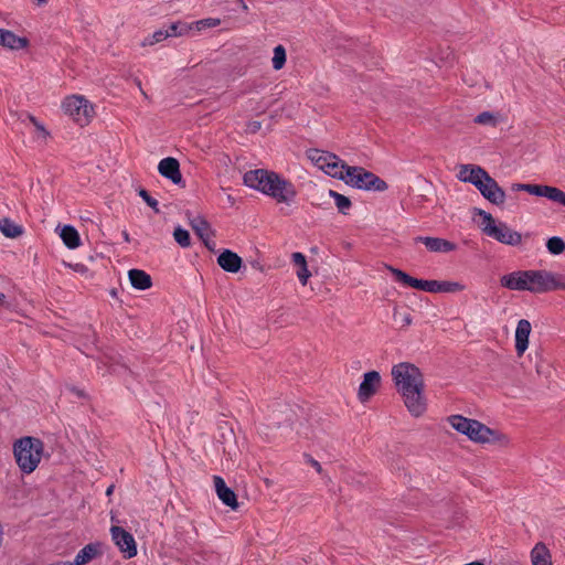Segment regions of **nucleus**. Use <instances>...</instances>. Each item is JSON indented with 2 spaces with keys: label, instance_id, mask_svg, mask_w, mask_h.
<instances>
[{
  "label": "nucleus",
  "instance_id": "nucleus-1",
  "mask_svg": "<svg viewBox=\"0 0 565 565\" xmlns=\"http://www.w3.org/2000/svg\"><path fill=\"white\" fill-rule=\"evenodd\" d=\"M501 287L512 291L547 294L565 290V276L547 269L514 270L501 276Z\"/></svg>",
  "mask_w": 565,
  "mask_h": 565
},
{
  "label": "nucleus",
  "instance_id": "nucleus-49",
  "mask_svg": "<svg viewBox=\"0 0 565 565\" xmlns=\"http://www.w3.org/2000/svg\"><path fill=\"white\" fill-rule=\"evenodd\" d=\"M6 300V295L0 292V303H3Z\"/></svg>",
  "mask_w": 565,
  "mask_h": 565
},
{
  "label": "nucleus",
  "instance_id": "nucleus-9",
  "mask_svg": "<svg viewBox=\"0 0 565 565\" xmlns=\"http://www.w3.org/2000/svg\"><path fill=\"white\" fill-rule=\"evenodd\" d=\"M111 540L125 558H132L137 555V544L134 536L125 529L113 525L110 527Z\"/></svg>",
  "mask_w": 565,
  "mask_h": 565
},
{
  "label": "nucleus",
  "instance_id": "nucleus-19",
  "mask_svg": "<svg viewBox=\"0 0 565 565\" xmlns=\"http://www.w3.org/2000/svg\"><path fill=\"white\" fill-rule=\"evenodd\" d=\"M100 543H90L84 546L76 554L73 562H65L66 565H85L102 554Z\"/></svg>",
  "mask_w": 565,
  "mask_h": 565
},
{
  "label": "nucleus",
  "instance_id": "nucleus-39",
  "mask_svg": "<svg viewBox=\"0 0 565 565\" xmlns=\"http://www.w3.org/2000/svg\"><path fill=\"white\" fill-rule=\"evenodd\" d=\"M544 190H545V185H540V184L527 183L526 186H523V191H525L532 195H536V196H543Z\"/></svg>",
  "mask_w": 565,
  "mask_h": 565
},
{
  "label": "nucleus",
  "instance_id": "nucleus-31",
  "mask_svg": "<svg viewBox=\"0 0 565 565\" xmlns=\"http://www.w3.org/2000/svg\"><path fill=\"white\" fill-rule=\"evenodd\" d=\"M273 68L279 71L284 67L286 63V51L282 45H277L274 49V56L271 60Z\"/></svg>",
  "mask_w": 565,
  "mask_h": 565
},
{
  "label": "nucleus",
  "instance_id": "nucleus-2",
  "mask_svg": "<svg viewBox=\"0 0 565 565\" xmlns=\"http://www.w3.org/2000/svg\"><path fill=\"white\" fill-rule=\"evenodd\" d=\"M392 377L397 392L402 395L408 412L422 416L427 407L424 396V377L420 370L408 362H402L392 367Z\"/></svg>",
  "mask_w": 565,
  "mask_h": 565
},
{
  "label": "nucleus",
  "instance_id": "nucleus-25",
  "mask_svg": "<svg viewBox=\"0 0 565 565\" xmlns=\"http://www.w3.org/2000/svg\"><path fill=\"white\" fill-rule=\"evenodd\" d=\"M531 563L532 565H552L551 552L543 543H537L532 548Z\"/></svg>",
  "mask_w": 565,
  "mask_h": 565
},
{
  "label": "nucleus",
  "instance_id": "nucleus-35",
  "mask_svg": "<svg viewBox=\"0 0 565 565\" xmlns=\"http://www.w3.org/2000/svg\"><path fill=\"white\" fill-rule=\"evenodd\" d=\"M173 237L181 247H189L191 244L189 232L182 227L174 230Z\"/></svg>",
  "mask_w": 565,
  "mask_h": 565
},
{
  "label": "nucleus",
  "instance_id": "nucleus-14",
  "mask_svg": "<svg viewBox=\"0 0 565 565\" xmlns=\"http://www.w3.org/2000/svg\"><path fill=\"white\" fill-rule=\"evenodd\" d=\"M192 230L202 239L204 245L213 250L215 243L213 242V232L210 224L202 217L195 216L190 222Z\"/></svg>",
  "mask_w": 565,
  "mask_h": 565
},
{
  "label": "nucleus",
  "instance_id": "nucleus-28",
  "mask_svg": "<svg viewBox=\"0 0 565 565\" xmlns=\"http://www.w3.org/2000/svg\"><path fill=\"white\" fill-rule=\"evenodd\" d=\"M0 232L10 238L19 237L23 233V227L10 218L0 220Z\"/></svg>",
  "mask_w": 565,
  "mask_h": 565
},
{
  "label": "nucleus",
  "instance_id": "nucleus-8",
  "mask_svg": "<svg viewBox=\"0 0 565 565\" xmlns=\"http://www.w3.org/2000/svg\"><path fill=\"white\" fill-rule=\"evenodd\" d=\"M63 109L81 126L87 125L94 115L92 104L83 96H70L63 102Z\"/></svg>",
  "mask_w": 565,
  "mask_h": 565
},
{
  "label": "nucleus",
  "instance_id": "nucleus-29",
  "mask_svg": "<svg viewBox=\"0 0 565 565\" xmlns=\"http://www.w3.org/2000/svg\"><path fill=\"white\" fill-rule=\"evenodd\" d=\"M329 195L333 198L335 206L338 207L339 212L342 214H348V211L352 205L350 199L343 194L338 193L334 190H329Z\"/></svg>",
  "mask_w": 565,
  "mask_h": 565
},
{
  "label": "nucleus",
  "instance_id": "nucleus-53",
  "mask_svg": "<svg viewBox=\"0 0 565 565\" xmlns=\"http://www.w3.org/2000/svg\"><path fill=\"white\" fill-rule=\"evenodd\" d=\"M39 2L43 3V2H46V0H38Z\"/></svg>",
  "mask_w": 565,
  "mask_h": 565
},
{
  "label": "nucleus",
  "instance_id": "nucleus-7",
  "mask_svg": "<svg viewBox=\"0 0 565 565\" xmlns=\"http://www.w3.org/2000/svg\"><path fill=\"white\" fill-rule=\"evenodd\" d=\"M343 181L353 188L366 191L383 192L387 189L384 180L362 167H349Z\"/></svg>",
  "mask_w": 565,
  "mask_h": 565
},
{
  "label": "nucleus",
  "instance_id": "nucleus-50",
  "mask_svg": "<svg viewBox=\"0 0 565 565\" xmlns=\"http://www.w3.org/2000/svg\"><path fill=\"white\" fill-rule=\"evenodd\" d=\"M237 2H238L239 4H242V8H243V9L247 10V6L244 3V1H243V0H237Z\"/></svg>",
  "mask_w": 565,
  "mask_h": 565
},
{
  "label": "nucleus",
  "instance_id": "nucleus-22",
  "mask_svg": "<svg viewBox=\"0 0 565 565\" xmlns=\"http://www.w3.org/2000/svg\"><path fill=\"white\" fill-rule=\"evenodd\" d=\"M0 45L12 50H20L28 46V40L15 35L9 30L0 29Z\"/></svg>",
  "mask_w": 565,
  "mask_h": 565
},
{
  "label": "nucleus",
  "instance_id": "nucleus-45",
  "mask_svg": "<svg viewBox=\"0 0 565 565\" xmlns=\"http://www.w3.org/2000/svg\"><path fill=\"white\" fill-rule=\"evenodd\" d=\"M307 461L317 470V472H319V473L322 472V467L316 459L308 457Z\"/></svg>",
  "mask_w": 565,
  "mask_h": 565
},
{
  "label": "nucleus",
  "instance_id": "nucleus-44",
  "mask_svg": "<svg viewBox=\"0 0 565 565\" xmlns=\"http://www.w3.org/2000/svg\"><path fill=\"white\" fill-rule=\"evenodd\" d=\"M262 127V124L259 121H250L247 124V131L255 134Z\"/></svg>",
  "mask_w": 565,
  "mask_h": 565
},
{
  "label": "nucleus",
  "instance_id": "nucleus-30",
  "mask_svg": "<svg viewBox=\"0 0 565 565\" xmlns=\"http://www.w3.org/2000/svg\"><path fill=\"white\" fill-rule=\"evenodd\" d=\"M543 198L565 206V192L555 186L545 185Z\"/></svg>",
  "mask_w": 565,
  "mask_h": 565
},
{
  "label": "nucleus",
  "instance_id": "nucleus-47",
  "mask_svg": "<svg viewBox=\"0 0 565 565\" xmlns=\"http://www.w3.org/2000/svg\"><path fill=\"white\" fill-rule=\"evenodd\" d=\"M523 186H526L524 183H516L512 185L513 190L523 191Z\"/></svg>",
  "mask_w": 565,
  "mask_h": 565
},
{
  "label": "nucleus",
  "instance_id": "nucleus-5",
  "mask_svg": "<svg viewBox=\"0 0 565 565\" xmlns=\"http://www.w3.org/2000/svg\"><path fill=\"white\" fill-rule=\"evenodd\" d=\"M44 451L42 440L35 437H22L13 444V455L23 473H32L41 462Z\"/></svg>",
  "mask_w": 565,
  "mask_h": 565
},
{
  "label": "nucleus",
  "instance_id": "nucleus-36",
  "mask_svg": "<svg viewBox=\"0 0 565 565\" xmlns=\"http://www.w3.org/2000/svg\"><path fill=\"white\" fill-rule=\"evenodd\" d=\"M475 122H477L479 125L495 127L498 124V120L493 113L483 111L475 118Z\"/></svg>",
  "mask_w": 565,
  "mask_h": 565
},
{
  "label": "nucleus",
  "instance_id": "nucleus-17",
  "mask_svg": "<svg viewBox=\"0 0 565 565\" xmlns=\"http://www.w3.org/2000/svg\"><path fill=\"white\" fill-rule=\"evenodd\" d=\"M416 241L423 243L427 249L434 253H449L456 249V244L439 237L419 236Z\"/></svg>",
  "mask_w": 565,
  "mask_h": 565
},
{
  "label": "nucleus",
  "instance_id": "nucleus-16",
  "mask_svg": "<svg viewBox=\"0 0 565 565\" xmlns=\"http://www.w3.org/2000/svg\"><path fill=\"white\" fill-rule=\"evenodd\" d=\"M214 487L218 499L227 507L236 510L238 507L236 494L230 489L223 478L214 476Z\"/></svg>",
  "mask_w": 565,
  "mask_h": 565
},
{
  "label": "nucleus",
  "instance_id": "nucleus-20",
  "mask_svg": "<svg viewBox=\"0 0 565 565\" xmlns=\"http://www.w3.org/2000/svg\"><path fill=\"white\" fill-rule=\"evenodd\" d=\"M242 258L230 249L223 250L217 257L218 266L228 273H237L242 267Z\"/></svg>",
  "mask_w": 565,
  "mask_h": 565
},
{
  "label": "nucleus",
  "instance_id": "nucleus-23",
  "mask_svg": "<svg viewBox=\"0 0 565 565\" xmlns=\"http://www.w3.org/2000/svg\"><path fill=\"white\" fill-rule=\"evenodd\" d=\"M328 160L329 163L322 171L332 178L343 181L349 166H347L337 154L334 157H328Z\"/></svg>",
  "mask_w": 565,
  "mask_h": 565
},
{
  "label": "nucleus",
  "instance_id": "nucleus-46",
  "mask_svg": "<svg viewBox=\"0 0 565 565\" xmlns=\"http://www.w3.org/2000/svg\"><path fill=\"white\" fill-rule=\"evenodd\" d=\"M32 121L34 122L35 127L38 128V130L42 134V136L45 138L49 132L45 130V128L39 124L34 118L32 119Z\"/></svg>",
  "mask_w": 565,
  "mask_h": 565
},
{
  "label": "nucleus",
  "instance_id": "nucleus-10",
  "mask_svg": "<svg viewBox=\"0 0 565 565\" xmlns=\"http://www.w3.org/2000/svg\"><path fill=\"white\" fill-rule=\"evenodd\" d=\"M476 188L492 204L502 205L505 201V192L489 173Z\"/></svg>",
  "mask_w": 565,
  "mask_h": 565
},
{
  "label": "nucleus",
  "instance_id": "nucleus-48",
  "mask_svg": "<svg viewBox=\"0 0 565 565\" xmlns=\"http://www.w3.org/2000/svg\"><path fill=\"white\" fill-rule=\"evenodd\" d=\"M113 489H114V486L108 487V489L106 490V494L110 495L113 493Z\"/></svg>",
  "mask_w": 565,
  "mask_h": 565
},
{
  "label": "nucleus",
  "instance_id": "nucleus-18",
  "mask_svg": "<svg viewBox=\"0 0 565 565\" xmlns=\"http://www.w3.org/2000/svg\"><path fill=\"white\" fill-rule=\"evenodd\" d=\"M387 269L394 275L396 281L401 282L402 285L427 292L428 280L414 278L405 271L392 266H387Z\"/></svg>",
  "mask_w": 565,
  "mask_h": 565
},
{
  "label": "nucleus",
  "instance_id": "nucleus-24",
  "mask_svg": "<svg viewBox=\"0 0 565 565\" xmlns=\"http://www.w3.org/2000/svg\"><path fill=\"white\" fill-rule=\"evenodd\" d=\"M128 278L131 286L138 290H147L152 285L150 275L141 269H130L128 271Z\"/></svg>",
  "mask_w": 565,
  "mask_h": 565
},
{
  "label": "nucleus",
  "instance_id": "nucleus-12",
  "mask_svg": "<svg viewBox=\"0 0 565 565\" xmlns=\"http://www.w3.org/2000/svg\"><path fill=\"white\" fill-rule=\"evenodd\" d=\"M487 171L476 164H459L457 178L461 182L471 183L477 186L481 180L487 175Z\"/></svg>",
  "mask_w": 565,
  "mask_h": 565
},
{
  "label": "nucleus",
  "instance_id": "nucleus-6",
  "mask_svg": "<svg viewBox=\"0 0 565 565\" xmlns=\"http://www.w3.org/2000/svg\"><path fill=\"white\" fill-rule=\"evenodd\" d=\"M478 214L482 217L480 227L487 236L509 246H519L522 243V234L512 230L507 223L495 220L482 210H479Z\"/></svg>",
  "mask_w": 565,
  "mask_h": 565
},
{
  "label": "nucleus",
  "instance_id": "nucleus-27",
  "mask_svg": "<svg viewBox=\"0 0 565 565\" xmlns=\"http://www.w3.org/2000/svg\"><path fill=\"white\" fill-rule=\"evenodd\" d=\"M309 160L320 170H323L329 163L328 157H334V153L320 149H310L307 152Z\"/></svg>",
  "mask_w": 565,
  "mask_h": 565
},
{
  "label": "nucleus",
  "instance_id": "nucleus-4",
  "mask_svg": "<svg viewBox=\"0 0 565 565\" xmlns=\"http://www.w3.org/2000/svg\"><path fill=\"white\" fill-rule=\"evenodd\" d=\"M447 422L455 430L467 436L475 443H494L502 447L509 446L510 440L507 435L492 430L479 420L467 418L461 415H450L447 417Z\"/></svg>",
  "mask_w": 565,
  "mask_h": 565
},
{
  "label": "nucleus",
  "instance_id": "nucleus-26",
  "mask_svg": "<svg viewBox=\"0 0 565 565\" xmlns=\"http://www.w3.org/2000/svg\"><path fill=\"white\" fill-rule=\"evenodd\" d=\"M60 236L65 244L71 249H75L81 246V237L77 230L72 225H64L61 230Z\"/></svg>",
  "mask_w": 565,
  "mask_h": 565
},
{
  "label": "nucleus",
  "instance_id": "nucleus-3",
  "mask_svg": "<svg viewBox=\"0 0 565 565\" xmlns=\"http://www.w3.org/2000/svg\"><path fill=\"white\" fill-rule=\"evenodd\" d=\"M244 184L273 198L278 203L289 205L297 196L296 186L273 171L250 170L244 174Z\"/></svg>",
  "mask_w": 565,
  "mask_h": 565
},
{
  "label": "nucleus",
  "instance_id": "nucleus-52",
  "mask_svg": "<svg viewBox=\"0 0 565 565\" xmlns=\"http://www.w3.org/2000/svg\"><path fill=\"white\" fill-rule=\"evenodd\" d=\"M124 237H125V241H127V242L129 241V235L127 232H124Z\"/></svg>",
  "mask_w": 565,
  "mask_h": 565
},
{
  "label": "nucleus",
  "instance_id": "nucleus-37",
  "mask_svg": "<svg viewBox=\"0 0 565 565\" xmlns=\"http://www.w3.org/2000/svg\"><path fill=\"white\" fill-rule=\"evenodd\" d=\"M394 320L401 323L402 328L408 327L412 324L413 319L409 312L401 311L397 308L394 309L393 312Z\"/></svg>",
  "mask_w": 565,
  "mask_h": 565
},
{
  "label": "nucleus",
  "instance_id": "nucleus-43",
  "mask_svg": "<svg viewBox=\"0 0 565 565\" xmlns=\"http://www.w3.org/2000/svg\"><path fill=\"white\" fill-rule=\"evenodd\" d=\"M291 258H292L294 264L296 266H298L299 268L307 266L306 257L303 254H301L299 252L294 253Z\"/></svg>",
  "mask_w": 565,
  "mask_h": 565
},
{
  "label": "nucleus",
  "instance_id": "nucleus-32",
  "mask_svg": "<svg viewBox=\"0 0 565 565\" xmlns=\"http://www.w3.org/2000/svg\"><path fill=\"white\" fill-rule=\"evenodd\" d=\"M547 250L553 255H559L565 250V242L557 236L548 238L546 243Z\"/></svg>",
  "mask_w": 565,
  "mask_h": 565
},
{
  "label": "nucleus",
  "instance_id": "nucleus-11",
  "mask_svg": "<svg viewBox=\"0 0 565 565\" xmlns=\"http://www.w3.org/2000/svg\"><path fill=\"white\" fill-rule=\"evenodd\" d=\"M381 385V375L377 371L366 372L363 376L358 391L360 402H367L379 390Z\"/></svg>",
  "mask_w": 565,
  "mask_h": 565
},
{
  "label": "nucleus",
  "instance_id": "nucleus-42",
  "mask_svg": "<svg viewBox=\"0 0 565 565\" xmlns=\"http://www.w3.org/2000/svg\"><path fill=\"white\" fill-rule=\"evenodd\" d=\"M297 276L300 282L305 286L310 277V271L308 270L307 266L300 267L297 271Z\"/></svg>",
  "mask_w": 565,
  "mask_h": 565
},
{
  "label": "nucleus",
  "instance_id": "nucleus-41",
  "mask_svg": "<svg viewBox=\"0 0 565 565\" xmlns=\"http://www.w3.org/2000/svg\"><path fill=\"white\" fill-rule=\"evenodd\" d=\"M211 555H212V552H210L205 548H199L194 553L193 562L196 564H200L201 561H207Z\"/></svg>",
  "mask_w": 565,
  "mask_h": 565
},
{
  "label": "nucleus",
  "instance_id": "nucleus-33",
  "mask_svg": "<svg viewBox=\"0 0 565 565\" xmlns=\"http://www.w3.org/2000/svg\"><path fill=\"white\" fill-rule=\"evenodd\" d=\"M191 30V26L185 23H172L169 29L166 30L169 36H181L186 34Z\"/></svg>",
  "mask_w": 565,
  "mask_h": 565
},
{
  "label": "nucleus",
  "instance_id": "nucleus-13",
  "mask_svg": "<svg viewBox=\"0 0 565 565\" xmlns=\"http://www.w3.org/2000/svg\"><path fill=\"white\" fill-rule=\"evenodd\" d=\"M159 173L172 181L174 184L182 182V174L180 172V163L175 158L168 157L162 159L158 164Z\"/></svg>",
  "mask_w": 565,
  "mask_h": 565
},
{
  "label": "nucleus",
  "instance_id": "nucleus-15",
  "mask_svg": "<svg viewBox=\"0 0 565 565\" xmlns=\"http://www.w3.org/2000/svg\"><path fill=\"white\" fill-rule=\"evenodd\" d=\"M532 330L530 321L521 319L515 329V351L519 356L523 355L529 347V337Z\"/></svg>",
  "mask_w": 565,
  "mask_h": 565
},
{
  "label": "nucleus",
  "instance_id": "nucleus-38",
  "mask_svg": "<svg viewBox=\"0 0 565 565\" xmlns=\"http://www.w3.org/2000/svg\"><path fill=\"white\" fill-rule=\"evenodd\" d=\"M218 24H220V20L214 19V18L203 19V20L195 22V26L199 31L204 28H214V26H217Z\"/></svg>",
  "mask_w": 565,
  "mask_h": 565
},
{
  "label": "nucleus",
  "instance_id": "nucleus-21",
  "mask_svg": "<svg viewBox=\"0 0 565 565\" xmlns=\"http://www.w3.org/2000/svg\"><path fill=\"white\" fill-rule=\"evenodd\" d=\"M465 289V286L458 281L428 280L427 292L431 294H452Z\"/></svg>",
  "mask_w": 565,
  "mask_h": 565
},
{
  "label": "nucleus",
  "instance_id": "nucleus-40",
  "mask_svg": "<svg viewBox=\"0 0 565 565\" xmlns=\"http://www.w3.org/2000/svg\"><path fill=\"white\" fill-rule=\"evenodd\" d=\"M139 195L143 199V201H145V202H146L150 207H152L157 213L159 212V209H158V201H157L156 199L151 198V196L149 195V193H148L146 190L141 189V190L139 191Z\"/></svg>",
  "mask_w": 565,
  "mask_h": 565
},
{
  "label": "nucleus",
  "instance_id": "nucleus-51",
  "mask_svg": "<svg viewBox=\"0 0 565 565\" xmlns=\"http://www.w3.org/2000/svg\"><path fill=\"white\" fill-rule=\"evenodd\" d=\"M137 84H138V87H139L140 92L146 96L145 92H143V90H142V88H141V83H140V81H138V82H137Z\"/></svg>",
  "mask_w": 565,
  "mask_h": 565
},
{
  "label": "nucleus",
  "instance_id": "nucleus-34",
  "mask_svg": "<svg viewBox=\"0 0 565 565\" xmlns=\"http://www.w3.org/2000/svg\"><path fill=\"white\" fill-rule=\"evenodd\" d=\"M168 39V33L166 30H157L151 35L145 38L142 41V46H151L156 43L162 42L163 40Z\"/></svg>",
  "mask_w": 565,
  "mask_h": 565
}]
</instances>
